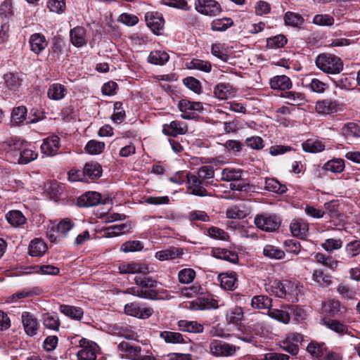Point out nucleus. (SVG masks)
I'll use <instances>...</instances> for the list:
<instances>
[{"instance_id":"52","label":"nucleus","mask_w":360,"mask_h":360,"mask_svg":"<svg viewBox=\"0 0 360 360\" xmlns=\"http://www.w3.org/2000/svg\"><path fill=\"white\" fill-rule=\"evenodd\" d=\"M233 25L231 18L216 19L212 21L211 28L214 31L222 32L227 30Z\"/></svg>"},{"instance_id":"22","label":"nucleus","mask_w":360,"mask_h":360,"mask_svg":"<svg viewBox=\"0 0 360 360\" xmlns=\"http://www.w3.org/2000/svg\"><path fill=\"white\" fill-rule=\"evenodd\" d=\"M218 280L225 290H233L236 288L237 278L235 272L222 273L219 275Z\"/></svg>"},{"instance_id":"13","label":"nucleus","mask_w":360,"mask_h":360,"mask_svg":"<svg viewBox=\"0 0 360 360\" xmlns=\"http://www.w3.org/2000/svg\"><path fill=\"white\" fill-rule=\"evenodd\" d=\"M21 318L26 334L31 337L35 335L39 327L37 319L34 315L27 311L23 312Z\"/></svg>"},{"instance_id":"45","label":"nucleus","mask_w":360,"mask_h":360,"mask_svg":"<svg viewBox=\"0 0 360 360\" xmlns=\"http://www.w3.org/2000/svg\"><path fill=\"white\" fill-rule=\"evenodd\" d=\"M263 254L264 256L274 259H282L285 255L284 251L271 245H266L264 248Z\"/></svg>"},{"instance_id":"2","label":"nucleus","mask_w":360,"mask_h":360,"mask_svg":"<svg viewBox=\"0 0 360 360\" xmlns=\"http://www.w3.org/2000/svg\"><path fill=\"white\" fill-rule=\"evenodd\" d=\"M255 224L262 231L273 232L279 228L281 219L276 214L263 213L255 217Z\"/></svg>"},{"instance_id":"1","label":"nucleus","mask_w":360,"mask_h":360,"mask_svg":"<svg viewBox=\"0 0 360 360\" xmlns=\"http://www.w3.org/2000/svg\"><path fill=\"white\" fill-rule=\"evenodd\" d=\"M315 63L319 69L328 74H338L343 70L342 60L333 54H320Z\"/></svg>"},{"instance_id":"42","label":"nucleus","mask_w":360,"mask_h":360,"mask_svg":"<svg viewBox=\"0 0 360 360\" xmlns=\"http://www.w3.org/2000/svg\"><path fill=\"white\" fill-rule=\"evenodd\" d=\"M6 219L9 224L13 226H18L26 221V218L19 210H12L6 215Z\"/></svg>"},{"instance_id":"38","label":"nucleus","mask_w":360,"mask_h":360,"mask_svg":"<svg viewBox=\"0 0 360 360\" xmlns=\"http://www.w3.org/2000/svg\"><path fill=\"white\" fill-rule=\"evenodd\" d=\"M322 308L325 313L330 316H335L341 311L342 307L339 300L330 299L323 303Z\"/></svg>"},{"instance_id":"47","label":"nucleus","mask_w":360,"mask_h":360,"mask_svg":"<svg viewBox=\"0 0 360 360\" xmlns=\"http://www.w3.org/2000/svg\"><path fill=\"white\" fill-rule=\"evenodd\" d=\"M285 23L292 27H299L304 22V18L298 13L288 11L284 15Z\"/></svg>"},{"instance_id":"53","label":"nucleus","mask_w":360,"mask_h":360,"mask_svg":"<svg viewBox=\"0 0 360 360\" xmlns=\"http://www.w3.org/2000/svg\"><path fill=\"white\" fill-rule=\"evenodd\" d=\"M27 108L25 106H18L13 109L11 113V121L19 124L26 118Z\"/></svg>"},{"instance_id":"6","label":"nucleus","mask_w":360,"mask_h":360,"mask_svg":"<svg viewBox=\"0 0 360 360\" xmlns=\"http://www.w3.org/2000/svg\"><path fill=\"white\" fill-rule=\"evenodd\" d=\"M124 312L129 316L146 319L153 314V310L150 307H141L139 303L131 302L124 306Z\"/></svg>"},{"instance_id":"7","label":"nucleus","mask_w":360,"mask_h":360,"mask_svg":"<svg viewBox=\"0 0 360 360\" xmlns=\"http://www.w3.org/2000/svg\"><path fill=\"white\" fill-rule=\"evenodd\" d=\"M340 104L335 100L326 98L316 101L315 104L316 112L321 115H328L337 112L339 110Z\"/></svg>"},{"instance_id":"28","label":"nucleus","mask_w":360,"mask_h":360,"mask_svg":"<svg viewBox=\"0 0 360 360\" xmlns=\"http://www.w3.org/2000/svg\"><path fill=\"white\" fill-rule=\"evenodd\" d=\"M270 86L274 89L285 90L292 86L290 78L285 75H278L270 80Z\"/></svg>"},{"instance_id":"56","label":"nucleus","mask_w":360,"mask_h":360,"mask_svg":"<svg viewBox=\"0 0 360 360\" xmlns=\"http://www.w3.org/2000/svg\"><path fill=\"white\" fill-rule=\"evenodd\" d=\"M14 15L11 0H4L0 5V16L1 18L9 19Z\"/></svg>"},{"instance_id":"10","label":"nucleus","mask_w":360,"mask_h":360,"mask_svg":"<svg viewBox=\"0 0 360 360\" xmlns=\"http://www.w3.org/2000/svg\"><path fill=\"white\" fill-rule=\"evenodd\" d=\"M290 285V283L287 281L282 282L278 280H274L266 285V290L279 298H285L288 295V289Z\"/></svg>"},{"instance_id":"30","label":"nucleus","mask_w":360,"mask_h":360,"mask_svg":"<svg viewBox=\"0 0 360 360\" xmlns=\"http://www.w3.org/2000/svg\"><path fill=\"white\" fill-rule=\"evenodd\" d=\"M46 243L38 238L32 240L29 246V253L32 257H40L46 252Z\"/></svg>"},{"instance_id":"57","label":"nucleus","mask_w":360,"mask_h":360,"mask_svg":"<svg viewBox=\"0 0 360 360\" xmlns=\"http://www.w3.org/2000/svg\"><path fill=\"white\" fill-rule=\"evenodd\" d=\"M105 143L96 140L89 141L85 146L86 151L92 155L100 154L104 149Z\"/></svg>"},{"instance_id":"24","label":"nucleus","mask_w":360,"mask_h":360,"mask_svg":"<svg viewBox=\"0 0 360 360\" xmlns=\"http://www.w3.org/2000/svg\"><path fill=\"white\" fill-rule=\"evenodd\" d=\"M41 321L45 328L58 330L60 322L58 315L55 312L45 313L41 316Z\"/></svg>"},{"instance_id":"27","label":"nucleus","mask_w":360,"mask_h":360,"mask_svg":"<svg viewBox=\"0 0 360 360\" xmlns=\"http://www.w3.org/2000/svg\"><path fill=\"white\" fill-rule=\"evenodd\" d=\"M59 311L65 316L77 321L81 320L84 314L82 308L66 304H60Z\"/></svg>"},{"instance_id":"41","label":"nucleus","mask_w":360,"mask_h":360,"mask_svg":"<svg viewBox=\"0 0 360 360\" xmlns=\"http://www.w3.org/2000/svg\"><path fill=\"white\" fill-rule=\"evenodd\" d=\"M186 65L188 69L198 70L205 72H210L212 69V65L210 62L197 58L186 63Z\"/></svg>"},{"instance_id":"16","label":"nucleus","mask_w":360,"mask_h":360,"mask_svg":"<svg viewBox=\"0 0 360 360\" xmlns=\"http://www.w3.org/2000/svg\"><path fill=\"white\" fill-rule=\"evenodd\" d=\"M187 130V125L184 122L174 120L169 124H165L162 131L167 136H176L179 134H185Z\"/></svg>"},{"instance_id":"46","label":"nucleus","mask_w":360,"mask_h":360,"mask_svg":"<svg viewBox=\"0 0 360 360\" xmlns=\"http://www.w3.org/2000/svg\"><path fill=\"white\" fill-rule=\"evenodd\" d=\"M317 262L334 271L338 265V261L335 260L331 256H326L323 253H317L315 255Z\"/></svg>"},{"instance_id":"55","label":"nucleus","mask_w":360,"mask_h":360,"mask_svg":"<svg viewBox=\"0 0 360 360\" xmlns=\"http://www.w3.org/2000/svg\"><path fill=\"white\" fill-rule=\"evenodd\" d=\"M268 315L271 318L280 322H282L283 323H288L290 321L289 314L283 310H279L277 309H270L268 311Z\"/></svg>"},{"instance_id":"3","label":"nucleus","mask_w":360,"mask_h":360,"mask_svg":"<svg viewBox=\"0 0 360 360\" xmlns=\"http://www.w3.org/2000/svg\"><path fill=\"white\" fill-rule=\"evenodd\" d=\"M81 349L77 352V360H96L97 345L86 338H82L78 340Z\"/></svg>"},{"instance_id":"49","label":"nucleus","mask_w":360,"mask_h":360,"mask_svg":"<svg viewBox=\"0 0 360 360\" xmlns=\"http://www.w3.org/2000/svg\"><path fill=\"white\" fill-rule=\"evenodd\" d=\"M323 324L330 328V330L338 333H345L347 332V327L345 324L342 323L339 321L337 320H331V319H323Z\"/></svg>"},{"instance_id":"44","label":"nucleus","mask_w":360,"mask_h":360,"mask_svg":"<svg viewBox=\"0 0 360 360\" xmlns=\"http://www.w3.org/2000/svg\"><path fill=\"white\" fill-rule=\"evenodd\" d=\"M160 337L167 343L177 344L186 342L183 335L176 332L163 331L161 332Z\"/></svg>"},{"instance_id":"34","label":"nucleus","mask_w":360,"mask_h":360,"mask_svg":"<svg viewBox=\"0 0 360 360\" xmlns=\"http://www.w3.org/2000/svg\"><path fill=\"white\" fill-rule=\"evenodd\" d=\"M168 53L163 51H151L148 57V63L155 65H163L169 60Z\"/></svg>"},{"instance_id":"43","label":"nucleus","mask_w":360,"mask_h":360,"mask_svg":"<svg viewBox=\"0 0 360 360\" xmlns=\"http://www.w3.org/2000/svg\"><path fill=\"white\" fill-rule=\"evenodd\" d=\"M323 169L333 173H341L345 169V162L342 159H333L325 163Z\"/></svg>"},{"instance_id":"35","label":"nucleus","mask_w":360,"mask_h":360,"mask_svg":"<svg viewBox=\"0 0 360 360\" xmlns=\"http://www.w3.org/2000/svg\"><path fill=\"white\" fill-rule=\"evenodd\" d=\"M178 107L182 112L181 117L186 120H191L195 117L193 109V102L186 99H182L179 102Z\"/></svg>"},{"instance_id":"33","label":"nucleus","mask_w":360,"mask_h":360,"mask_svg":"<svg viewBox=\"0 0 360 360\" xmlns=\"http://www.w3.org/2000/svg\"><path fill=\"white\" fill-rule=\"evenodd\" d=\"M307 350L311 354L314 360H322L326 352V347L323 343L311 342L308 345Z\"/></svg>"},{"instance_id":"11","label":"nucleus","mask_w":360,"mask_h":360,"mask_svg":"<svg viewBox=\"0 0 360 360\" xmlns=\"http://www.w3.org/2000/svg\"><path fill=\"white\" fill-rule=\"evenodd\" d=\"M70 41L77 48L86 46L87 44L86 30L84 27L77 26L70 31Z\"/></svg>"},{"instance_id":"37","label":"nucleus","mask_w":360,"mask_h":360,"mask_svg":"<svg viewBox=\"0 0 360 360\" xmlns=\"http://www.w3.org/2000/svg\"><path fill=\"white\" fill-rule=\"evenodd\" d=\"M265 189L278 194H283L287 191V187L285 184H281L277 179L267 178L265 180Z\"/></svg>"},{"instance_id":"54","label":"nucleus","mask_w":360,"mask_h":360,"mask_svg":"<svg viewBox=\"0 0 360 360\" xmlns=\"http://www.w3.org/2000/svg\"><path fill=\"white\" fill-rule=\"evenodd\" d=\"M131 224L129 223H122L111 226L107 229L108 233L111 236H118L129 232L131 229Z\"/></svg>"},{"instance_id":"61","label":"nucleus","mask_w":360,"mask_h":360,"mask_svg":"<svg viewBox=\"0 0 360 360\" xmlns=\"http://www.w3.org/2000/svg\"><path fill=\"white\" fill-rule=\"evenodd\" d=\"M195 276V271L192 269H184L179 272V281L181 283H191Z\"/></svg>"},{"instance_id":"25","label":"nucleus","mask_w":360,"mask_h":360,"mask_svg":"<svg viewBox=\"0 0 360 360\" xmlns=\"http://www.w3.org/2000/svg\"><path fill=\"white\" fill-rule=\"evenodd\" d=\"M117 349L119 352H124L126 356L133 360L134 358L141 356L139 355L141 351V347L134 346L125 341H123L118 345Z\"/></svg>"},{"instance_id":"17","label":"nucleus","mask_w":360,"mask_h":360,"mask_svg":"<svg viewBox=\"0 0 360 360\" xmlns=\"http://www.w3.org/2000/svg\"><path fill=\"white\" fill-rule=\"evenodd\" d=\"M29 43L31 51L36 54H39L48 45L45 37L39 33L32 34L30 37Z\"/></svg>"},{"instance_id":"18","label":"nucleus","mask_w":360,"mask_h":360,"mask_svg":"<svg viewBox=\"0 0 360 360\" xmlns=\"http://www.w3.org/2000/svg\"><path fill=\"white\" fill-rule=\"evenodd\" d=\"M290 228L293 236L304 238L307 235L309 224L305 220L298 219L291 222Z\"/></svg>"},{"instance_id":"19","label":"nucleus","mask_w":360,"mask_h":360,"mask_svg":"<svg viewBox=\"0 0 360 360\" xmlns=\"http://www.w3.org/2000/svg\"><path fill=\"white\" fill-rule=\"evenodd\" d=\"M84 172L86 181L99 179L103 172L101 166L97 162H86L84 166Z\"/></svg>"},{"instance_id":"9","label":"nucleus","mask_w":360,"mask_h":360,"mask_svg":"<svg viewBox=\"0 0 360 360\" xmlns=\"http://www.w3.org/2000/svg\"><path fill=\"white\" fill-rule=\"evenodd\" d=\"M210 349L212 354L217 356H231L236 350L234 345L221 341L212 342L210 345Z\"/></svg>"},{"instance_id":"40","label":"nucleus","mask_w":360,"mask_h":360,"mask_svg":"<svg viewBox=\"0 0 360 360\" xmlns=\"http://www.w3.org/2000/svg\"><path fill=\"white\" fill-rule=\"evenodd\" d=\"M312 278L314 281L322 288L328 287L332 283L330 276L324 274L321 269H315Z\"/></svg>"},{"instance_id":"21","label":"nucleus","mask_w":360,"mask_h":360,"mask_svg":"<svg viewBox=\"0 0 360 360\" xmlns=\"http://www.w3.org/2000/svg\"><path fill=\"white\" fill-rule=\"evenodd\" d=\"M119 271L120 274H143L148 273V269L145 265L139 263H124L119 266Z\"/></svg>"},{"instance_id":"20","label":"nucleus","mask_w":360,"mask_h":360,"mask_svg":"<svg viewBox=\"0 0 360 360\" xmlns=\"http://www.w3.org/2000/svg\"><path fill=\"white\" fill-rule=\"evenodd\" d=\"M213 257L217 259H224L233 264H236L238 262V255L234 251H231L226 249L216 248L212 250Z\"/></svg>"},{"instance_id":"26","label":"nucleus","mask_w":360,"mask_h":360,"mask_svg":"<svg viewBox=\"0 0 360 360\" xmlns=\"http://www.w3.org/2000/svg\"><path fill=\"white\" fill-rule=\"evenodd\" d=\"M67 94V89L61 84L56 83L50 85L47 95L48 97L54 101L61 100Z\"/></svg>"},{"instance_id":"15","label":"nucleus","mask_w":360,"mask_h":360,"mask_svg":"<svg viewBox=\"0 0 360 360\" xmlns=\"http://www.w3.org/2000/svg\"><path fill=\"white\" fill-rule=\"evenodd\" d=\"M145 20L148 27L154 32L161 30L164 27L165 20L162 15L157 12H148Z\"/></svg>"},{"instance_id":"58","label":"nucleus","mask_w":360,"mask_h":360,"mask_svg":"<svg viewBox=\"0 0 360 360\" xmlns=\"http://www.w3.org/2000/svg\"><path fill=\"white\" fill-rule=\"evenodd\" d=\"M37 158V153L30 148H24L20 153L18 162L20 164L26 165Z\"/></svg>"},{"instance_id":"8","label":"nucleus","mask_w":360,"mask_h":360,"mask_svg":"<svg viewBox=\"0 0 360 360\" xmlns=\"http://www.w3.org/2000/svg\"><path fill=\"white\" fill-rule=\"evenodd\" d=\"M134 282L139 288L140 291H143V292L146 291V293L150 291L154 292V296L152 298H148V300L156 299L158 295V292L155 289L158 285L157 281L143 274V276H136Z\"/></svg>"},{"instance_id":"62","label":"nucleus","mask_w":360,"mask_h":360,"mask_svg":"<svg viewBox=\"0 0 360 360\" xmlns=\"http://www.w3.org/2000/svg\"><path fill=\"white\" fill-rule=\"evenodd\" d=\"M125 118V111L122 107V103L120 102H116L114 104V113L112 114L111 119L115 123H121Z\"/></svg>"},{"instance_id":"51","label":"nucleus","mask_w":360,"mask_h":360,"mask_svg":"<svg viewBox=\"0 0 360 360\" xmlns=\"http://www.w3.org/2000/svg\"><path fill=\"white\" fill-rule=\"evenodd\" d=\"M283 97L288 100L287 103L292 105H300L304 101V96L301 93L296 91H285Z\"/></svg>"},{"instance_id":"5","label":"nucleus","mask_w":360,"mask_h":360,"mask_svg":"<svg viewBox=\"0 0 360 360\" xmlns=\"http://www.w3.org/2000/svg\"><path fill=\"white\" fill-rule=\"evenodd\" d=\"M195 10L205 15L215 16L221 13V5L215 0H196Z\"/></svg>"},{"instance_id":"23","label":"nucleus","mask_w":360,"mask_h":360,"mask_svg":"<svg viewBox=\"0 0 360 360\" xmlns=\"http://www.w3.org/2000/svg\"><path fill=\"white\" fill-rule=\"evenodd\" d=\"M234 92L233 86L228 83H219L214 89L215 96L221 100L228 99Z\"/></svg>"},{"instance_id":"36","label":"nucleus","mask_w":360,"mask_h":360,"mask_svg":"<svg viewBox=\"0 0 360 360\" xmlns=\"http://www.w3.org/2000/svg\"><path fill=\"white\" fill-rule=\"evenodd\" d=\"M178 326L181 330L188 333H202L204 328L203 326L197 321L186 320L179 321Z\"/></svg>"},{"instance_id":"29","label":"nucleus","mask_w":360,"mask_h":360,"mask_svg":"<svg viewBox=\"0 0 360 360\" xmlns=\"http://www.w3.org/2000/svg\"><path fill=\"white\" fill-rule=\"evenodd\" d=\"M182 254L181 249L171 247L168 249L158 251L155 257L160 261L173 259L179 257Z\"/></svg>"},{"instance_id":"59","label":"nucleus","mask_w":360,"mask_h":360,"mask_svg":"<svg viewBox=\"0 0 360 360\" xmlns=\"http://www.w3.org/2000/svg\"><path fill=\"white\" fill-rule=\"evenodd\" d=\"M337 291L343 299L348 300H354L356 295L354 289L345 284H340L338 286Z\"/></svg>"},{"instance_id":"31","label":"nucleus","mask_w":360,"mask_h":360,"mask_svg":"<svg viewBox=\"0 0 360 360\" xmlns=\"http://www.w3.org/2000/svg\"><path fill=\"white\" fill-rule=\"evenodd\" d=\"M302 146L303 150L307 153H319L325 149V145L317 139H309Z\"/></svg>"},{"instance_id":"32","label":"nucleus","mask_w":360,"mask_h":360,"mask_svg":"<svg viewBox=\"0 0 360 360\" xmlns=\"http://www.w3.org/2000/svg\"><path fill=\"white\" fill-rule=\"evenodd\" d=\"M272 300L266 295H256L252 298L251 306L256 309H270Z\"/></svg>"},{"instance_id":"60","label":"nucleus","mask_w":360,"mask_h":360,"mask_svg":"<svg viewBox=\"0 0 360 360\" xmlns=\"http://www.w3.org/2000/svg\"><path fill=\"white\" fill-rule=\"evenodd\" d=\"M334 22V18L327 14H317L313 18V23L319 26H331Z\"/></svg>"},{"instance_id":"4","label":"nucleus","mask_w":360,"mask_h":360,"mask_svg":"<svg viewBox=\"0 0 360 360\" xmlns=\"http://www.w3.org/2000/svg\"><path fill=\"white\" fill-rule=\"evenodd\" d=\"M187 184L188 190L189 191L190 194L200 197L212 196V195L208 193L207 190L205 188L208 184L207 181L200 179V178L197 177L196 175L188 173Z\"/></svg>"},{"instance_id":"12","label":"nucleus","mask_w":360,"mask_h":360,"mask_svg":"<svg viewBox=\"0 0 360 360\" xmlns=\"http://www.w3.org/2000/svg\"><path fill=\"white\" fill-rule=\"evenodd\" d=\"M60 138L53 135L44 139L41 146V152L49 156L55 155L60 148Z\"/></svg>"},{"instance_id":"63","label":"nucleus","mask_w":360,"mask_h":360,"mask_svg":"<svg viewBox=\"0 0 360 360\" xmlns=\"http://www.w3.org/2000/svg\"><path fill=\"white\" fill-rule=\"evenodd\" d=\"M347 257L351 259L360 253V240H353L347 244L345 247Z\"/></svg>"},{"instance_id":"50","label":"nucleus","mask_w":360,"mask_h":360,"mask_svg":"<svg viewBox=\"0 0 360 360\" xmlns=\"http://www.w3.org/2000/svg\"><path fill=\"white\" fill-rule=\"evenodd\" d=\"M287 39L283 34H278L266 39V46L269 49H278L283 47L287 44Z\"/></svg>"},{"instance_id":"64","label":"nucleus","mask_w":360,"mask_h":360,"mask_svg":"<svg viewBox=\"0 0 360 360\" xmlns=\"http://www.w3.org/2000/svg\"><path fill=\"white\" fill-rule=\"evenodd\" d=\"M243 317V313L240 307H235L226 314V319L231 323H238L242 321Z\"/></svg>"},{"instance_id":"48","label":"nucleus","mask_w":360,"mask_h":360,"mask_svg":"<svg viewBox=\"0 0 360 360\" xmlns=\"http://www.w3.org/2000/svg\"><path fill=\"white\" fill-rule=\"evenodd\" d=\"M242 171L240 169L225 168L221 172V179L226 181H236L241 179Z\"/></svg>"},{"instance_id":"39","label":"nucleus","mask_w":360,"mask_h":360,"mask_svg":"<svg viewBox=\"0 0 360 360\" xmlns=\"http://www.w3.org/2000/svg\"><path fill=\"white\" fill-rule=\"evenodd\" d=\"M342 134L346 138H359L360 124L356 122H347L342 128Z\"/></svg>"},{"instance_id":"14","label":"nucleus","mask_w":360,"mask_h":360,"mask_svg":"<svg viewBox=\"0 0 360 360\" xmlns=\"http://www.w3.org/2000/svg\"><path fill=\"white\" fill-rule=\"evenodd\" d=\"M101 200V195L96 191L86 192L77 199V204L79 207H93L98 205Z\"/></svg>"}]
</instances>
